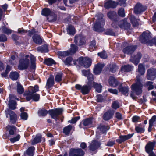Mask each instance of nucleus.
Masks as SVG:
<instances>
[{
	"label": "nucleus",
	"instance_id": "nucleus-50",
	"mask_svg": "<svg viewBox=\"0 0 156 156\" xmlns=\"http://www.w3.org/2000/svg\"><path fill=\"white\" fill-rule=\"evenodd\" d=\"M147 44L150 46L154 45L156 46V37L153 38L150 40L147 41Z\"/></svg>",
	"mask_w": 156,
	"mask_h": 156
},
{
	"label": "nucleus",
	"instance_id": "nucleus-60",
	"mask_svg": "<svg viewBox=\"0 0 156 156\" xmlns=\"http://www.w3.org/2000/svg\"><path fill=\"white\" fill-rule=\"evenodd\" d=\"M20 138L19 135H18L16 137L11 138L10 139V140L12 143H14L16 141H18L19 140Z\"/></svg>",
	"mask_w": 156,
	"mask_h": 156
},
{
	"label": "nucleus",
	"instance_id": "nucleus-23",
	"mask_svg": "<svg viewBox=\"0 0 156 156\" xmlns=\"http://www.w3.org/2000/svg\"><path fill=\"white\" fill-rule=\"evenodd\" d=\"M109 85L114 87H116L117 86L119 85L121 83L114 77H110L109 79Z\"/></svg>",
	"mask_w": 156,
	"mask_h": 156
},
{
	"label": "nucleus",
	"instance_id": "nucleus-49",
	"mask_svg": "<svg viewBox=\"0 0 156 156\" xmlns=\"http://www.w3.org/2000/svg\"><path fill=\"white\" fill-rule=\"evenodd\" d=\"M62 73H58L55 75V80L56 82H60L62 80Z\"/></svg>",
	"mask_w": 156,
	"mask_h": 156
},
{
	"label": "nucleus",
	"instance_id": "nucleus-5",
	"mask_svg": "<svg viewBox=\"0 0 156 156\" xmlns=\"http://www.w3.org/2000/svg\"><path fill=\"white\" fill-rule=\"evenodd\" d=\"M105 24L104 20H97L94 24L93 28L94 30L98 32L104 31L103 26Z\"/></svg>",
	"mask_w": 156,
	"mask_h": 156
},
{
	"label": "nucleus",
	"instance_id": "nucleus-8",
	"mask_svg": "<svg viewBox=\"0 0 156 156\" xmlns=\"http://www.w3.org/2000/svg\"><path fill=\"white\" fill-rule=\"evenodd\" d=\"M109 129V127L108 126L101 125H99L97 128L96 132L97 137L98 138H99L100 134L105 133Z\"/></svg>",
	"mask_w": 156,
	"mask_h": 156
},
{
	"label": "nucleus",
	"instance_id": "nucleus-31",
	"mask_svg": "<svg viewBox=\"0 0 156 156\" xmlns=\"http://www.w3.org/2000/svg\"><path fill=\"white\" fill-rule=\"evenodd\" d=\"M1 31L7 35H9L11 34L12 32V30L11 29H8L5 26H2L0 28Z\"/></svg>",
	"mask_w": 156,
	"mask_h": 156
},
{
	"label": "nucleus",
	"instance_id": "nucleus-56",
	"mask_svg": "<svg viewBox=\"0 0 156 156\" xmlns=\"http://www.w3.org/2000/svg\"><path fill=\"white\" fill-rule=\"evenodd\" d=\"M72 60V58L71 57H68L64 61V62L66 65H72L71 63Z\"/></svg>",
	"mask_w": 156,
	"mask_h": 156
},
{
	"label": "nucleus",
	"instance_id": "nucleus-10",
	"mask_svg": "<svg viewBox=\"0 0 156 156\" xmlns=\"http://www.w3.org/2000/svg\"><path fill=\"white\" fill-rule=\"evenodd\" d=\"M6 114V117L8 118L7 114L10 116V122L12 123H14L16 120V116L15 113L12 111L7 109L5 111Z\"/></svg>",
	"mask_w": 156,
	"mask_h": 156
},
{
	"label": "nucleus",
	"instance_id": "nucleus-45",
	"mask_svg": "<svg viewBox=\"0 0 156 156\" xmlns=\"http://www.w3.org/2000/svg\"><path fill=\"white\" fill-rule=\"evenodd\" d=\"M44 63L49 66H51L53 64L55 63L54 61L51 58H48L45 59Z\"/></svg>",
	"mask_w": 156,
	"mask_h": 156
},
{
	"label": "nucleus",
	"instance_id": "nucleus-57",
	"mask_svg": "<svg viewBox=\"0 0 156 156\" xmlns=\"http://www.w3.org/2000/svg\"><path fill=\"white\" fill-rule=\"evenodd\" d=\"M98 55L99 56L103 59H105L107 57V54L105 53V51H104L98 53Z\"/></svg>",
	"mask_w": 156,
	"mask_h": 156
},
{
	"label": "nucleus",
	"instance_id": "nucleus-36",
	"mask_svg": "<svg viewBox=\"0 0 156 156\" xmlns=\"http://www.w3.org/2000/svg\"><path fill=\"white\" fill-rule=\"evenodd\" d=\"M37 50L38 52H41L42 53L46 52L48 51L47 46L46 45L38 47L37 48Z\"/></svg>",
	"mask_w": 156,
	"mask_h": 156
},
{
	"label": "nucleus",
	"instance_id": "nucleus-33",
	"mask_svg": "<svg viewBox=\"0 0 156 156\" xmlns=\"http://www.w3.org/2000/svg\"><path fill=\"white\" fill-rule=\"evenodd\" d=\"M156 120V115L153 116L151 119L149 120V126L148 128V131L150 132L151 131V128L154 122Z\"/></svg>",
	"mask_w": 156,
	"mask_h": 156
},
{
	"label": "nucleus",
	"instance_id": "nucleus-38",
	"mask_svg": "<svg viewBox=\"0 0 156 156\" xmlns=\"http://www.w3.org/2000/svg\"><path fill=\"white\" fill-rule=\"evenodd\" d=\"M108 68L109 70L112 73L115 72L118 69V67L114 64L109 65Z\"/></svg>",
	"mask_w": 156,
	"mask_h": 156
},
{
	"label": "nucleus",
	"instance_id": "nucleus-37",
	"mask_svg": "<svg viewBox=\"0 0 156 156\" xmlns=\"http://www.w3.org/2000/svg\"><path fill=\"white\" fill-rule=\"evenodd\" d=\"M93 86L97 92L100 93L101 92L102 86L100 84L93 82Z\"/></svg>",
	"mask_w": 156,
	"mask_h": 156
},
{
	"label": "nucleus",
	"instance_id": "nucleus-28",
	"mask_svg": "<svg viewBox=\"0 0 156 156\" xmlns=\"http://www.w3.org/2000/svg\"><path fill=\"white\" fill-rule=\"evenodd\" d=\"M155 144V142H149L147 144V153L152 151Z\"/></svg>",
	"mask_w": 156,
	"mask_h": 156
},
{
	"label": "nucleus",
	"instance_id": "nucleus-35",
	"mask_svg": "<svg viewBox=\"0 0 156 156\" xmlns=\"http://www.w3.org/2000/svg\"><path fill=\"white\" fill-rule=\"evenodd\" d=\"M28 90H29L28 92H30L31 94H34L38 91L39 90V88L38 86L36 85L34 87H28Z\"/></svg>",
	"mask_w": 156,
	"mask_h": 156
},
{
	"label": "nucleus",
	"instance_id": "nucleus-6",
	"mask_svg": "<svg viewBox=\"0 0 156 156\" xmlns=\"http://www.w3.org/2000/svg\"><path fill=\"white\" fill-rule=\"evenodd\" d=\"M74 41L76 45L80 46L85 44V40L84 36L80 34L75 36Z\"/></svg>",
	"mask_w": 156,
	"mask_h": 156
},
{
	"label": "nucleus",
	"instance_id": "nucleus-30",
	"mask_svg": "<svg viewBox=\"0 0 156 156\" xmlns=\"http://www.w3.org/2000/svg\"><path fill=\"white\" fill-rule=\"evenodd\" d=\"M30 58L31 64V67L32 69H35V62L36 61V57L33 55L30 54L29 55L28 58Z\"/></svg>",
	"mask_w": 156,
	"mask_h": 156
},
{
	"label": "nucleus",
	"instance_id": "nucleus-20",
	"mask_svg": "<svg viewBox=\"0 0 156 156\" xmlns=\"http://www.w3.org/2000/svg\"><path fill=\"white\" fill-rule=\"evenodd\" d=\"M117 5V3L116 2L109 0L105 3L104 6L106 9H109L110 8H115Z\"/></svg>",
	"mask_w": 156,
	"mask_h": 156
},
{
	"label": "nucleus",
	"instance_id": "nucleus-29",
	"mask_svg": "<svg viewBox=\"0 0 156 156\" xmlns=\"http://www.w3.org/2000/svg\"><path fill=\"white\" fill-rule=\"evenodd\" d=\"M52 13V12L49 9L47 8L43 9L41 12L42 15L47 16L51 15Z\"/></svg>",
	"mask_w": 156,
	"mask_h": 156
},
{
	"label": "nucleus",
	"instance_id": "nucleus-14",
	"mask_svg": "<svg viewBox=\"0 0 156 156\" xmlns=\"http://www.w3.org/2000/svg\"><path fill=\"white\" fill-rule=\"evenodd\" d=\"M119 26L122 29H127L130 27V24L126 20H121L119 22Z\"/></svg>",
	"mask_w": 156,
	"mask_h": 156
},
{
	"label": "nucleus",
	"instance_id": "nucleus-27",
	"mask_svg": "<svg viewBox=\"0 0 156 156\" xmlns=\"http://www.w3.org/2000/svg\"><path fill=\"white\" fill-rule=\"evenodd\" d=\"M32 38L34 42L36 44H40L42 43V40L39 35L34 34Z\"/></svg>",
	"mask_w": 156,
	"mask_h": 156
},
{
	"label": "nucleus",
	"instance_id": "nucleus-25",
	"mask_svg": "<svg viewBox=\"0 0 156 156\" xmlns=\"http://www.w3.org/2000/svg\"><path fill=\"white\" fill-rule=\"evenodd\" d=\"M114 113V112L113 111H109L106 112L103 115V118L104 120H108L110 119L112 117Z\"/></svg>",
	"mask_w": 156,
	"mask_h": 156
},
{
	"label": "nucleus",
	"instance_id": "nucleus-53",
	"mask_svg": "<svg viewBox=\"0 0 156 156\" xmlns=\"http://www.w3.org/2000/svg\"><path fill=\"white\" fill-rule=\"evenodd\" d=\"M116 15V12L114 11L109 12L107 14L108 16L110 19L115 18Z\"/></svg>",
	"mask_w": 156,
	"mask_h": 156
},
{
	"label": "nucleus",
	"instance_id": "nucleus-19",
	"mask_svg": "<svg viewBox=\"0 0 156 156\" xmlns=\"http://www.w3.org/2000/svg\"><path fill=\"white\" fill-rule=\"evenodd\" d=\"M100 143L96 140L92 142L89 146V149L92 151H94L97 149L100 146Z\"/></svg>",
	"mask_w": 156,
	"mask_h": 156
},
{
	"label": "nucleus",
	"instance_id": "nucleus-21",
	"mask_svg": "<svg viewBox=\"0 0 156 156\" xmlns=\"http://www.w3.org/2000/svg\"><path fill=\"white\" fill-rule=\"evenodd\" d=\"M133 135V134H129L126 135L120 136H119V139L116 140V141L119 143H121L126 140L130 138Z\"/></svg>",
	"mask_w": 156,
	"mask_h": 156
},
{
	"label": "nucleus",
	"instance_id": "nucleus-51",
	"mask_svg": "<svg viewBox=\"0 0 156 156\" xmlns=\"http://www.w3.org/2000/svg\"><path fill=\"white\" fill-rule=\"evenodd\" d=\"M153 82L152 81L147 82V89L148 91L152 90L155 88V86L153 84Z\"/></svg>",
	"mask_w": 156,
	"mask_h": 156
},
{
	"label": "nucleus",
	"instance_id": "nucleus-13",
	"mask_svg": "<svg viewBox=\"0 0 156 156\" xmlns=\"http://www.w3.org/2000/svg\"><path fill=\"white\" fill-rule=\"evenodd\" d=\"M92 83V82L88 81L87 83L88 86L84 85L82 87L81 91L83 94H86L89 92L91 89Z\"/></svg>",
	"mask_w": 156,
	"mask_h": 156
},
{
	"label": "nucleus",
	"instance_id": "nucleus-43",
	"mask_svg": "<svg viewBox=\"0 0 156 156\" xmlns=\"http://www.w3.org/2000/svg\"><path fill=\"white\" fill-rule=\"evenodd\" d=\"M72 129V126L71 125L65 127L63 129V133L66 135H69Z\"/></svg>",
	"mask_w": 156,
	"mask_h": 156
},
{
	"label": "nucleus",
	"instance_id": "nucleus-39",
	"mask_svg": "<svg viewBox=\"0 0 156 156\" xmlns=\"http://www.w3.org/2000/svg\"><path fill=\"white\" fill-rule=\"evenodd\" d=\"M138 71L141 75H143L144 74L145 69L144 66L143 64H139L138 66Z\"/></svg>",
	"mask_w": 156,
	"mask_h": 156
},
{
	"label": "nucleus",
	"instance_id": "nucleus-18",
	"mask_svg": "<svg viewBox=\"0 0 156 156\" xmlns=\"http://www.w3.org/2000/svg\"><path fill=\"white\" fill-rule=\"evenodd\" d=\"M104 65L100 63L98 64L95 66L94 72L96 75L99 74L101 72Z\"/></svg>",
	"mask_w": 156,
	"mask_h": 156
},
{
	"label": "nucleus",
	"instance_id": "nucleus-7",
	"mask_svg": "<svg viewBox=\"0 0 156 156\" xmlns=\"http://www.w3.org/2000/svg\"><path fill=\"white\" fill-rule=\"evenodd\" d=\"M25 94L26 96V98L27 101L32 99L34 101H37L40 98V95L37 94H31L30 92H26Z\"/></svg>",
	"mask_w": 156,
	"mask_h": 156
},
{
	"label": "nucleus",
	"instance_id": "nucleus-61",
	"mask_svg": "<svg viewBox=\"0 0 156 156\" xmlns=\"http://www.w3.org/2000/svg\"><path fill=\"white\" fill-rule=\"evenodd\" d=\"M112 107L114 109H116L119 108V106L117 102L115 101L112 104Z\"/></svg>",
	"mask_w": 156,
	"mask_h": 156
},
{
	"label": "nucleus",
	"instance_id": "nucleus-44",
	"mask_svg": "<svg viewBox=\"0 0 156 156\" xmlns=\"http://www.w3.org/2000/svg\"><path fill=\"white\" fill-rule=\"evenodd\" d=\"M17 93L21 94L23 93L24 91V89L23 86L18 82H17Z\"/></svg>",
	"mask_w": 156,
	"mask_h": 156
},
{
	"label": "nucleus",
	"instance_id": "nucleus-4",
	"mask_svg": "<svg viewBox=\"0 0 156 156\" xmlns=\"http://www.w3.org/2000/svg\"><path fill=\"white\" fill-rule=\"evenodd\" d=\"M76 62H78L79 64L84 67L88 68L90 66L92 60L88 58H83L82 57L79 58L78 60L77 59L73 61V64L75 65H76L77 64Z\"/></svg>",
	"mask_w": 156,
	"mask_h": 156
},
{
	"label": "nucleus",
	"instance_id": "nucleus-62",
	"mask_svg": "<svg viewBox=\"0 0 156 156\" xmlns=\"http://www.w3.org/2000/svg\"><path fill=\"white\" fill-rule=\"evenodd\" d=\"M21 117L22 119L26 120L27 119L28 115L27 113L25 112H22L21 114Z\"/></svg>",
	"mask_w": 156,
	"mask_h": 156
},
{
	"label": "nucleus",
	"instance_id": "nucleus-58",
	"mask_svg": "<svg viewBox=\"0 0 156 156\" xmlns=\"http://www.w3.org/2000/svg\"><path fill=\"white\" fill-rule=\"evenodd\" d=\"M80 119L79 116L73 118L71 120L68 121V122L71 123H75Z\"/></svg>",
	"mask_w": 156,
	"mask_h": 156
},
{
	"label": "nucleus",
	"instance_id": "nucleus-47",
	"mask_svg": "<svg viewBox=\"0 0 156 156\" xmlns=\"http://www.w3.org/2000/svg\"><path fill=\"white\" fill-rule=\"evenodd\" d=\"M6 128L9 130V133L10 135H13L14 133V131L16 130V128L14 126H11L8 125L6 127Z\"/></svg>",
	"mask_w": 156,
	"mask_h": 156
},
{
	"label": "nucleus",
	"instance_id": "nucleus-46",
	"mask_svg": "<svg viewBox=\"0 0 156 156\" xmlns=\"http://www.w3.org/2000/svg\"><path fill=\"white\" fill-rule=\"evenodd\" d=\"M16 101L12 100V101H9V107L10 108L14 110L16 108Z\"/></svg>",
	"mask_w": 156,
	"mask_h": 156
},
{
	"label": "nucleus",
	"instance_id": "nucleus-26",
	"mask_svg": "<svg viewBox=\"0 0 156 156\" xmlns=\"http://www.w3.org/2000/svg\"><path fill=\"white\" fill-rule=\"evenodd\" d=\"M54 76L52 75H51L47 80L46 86L48 88H50L54 85Z\"/></svg>",
	"mask_w": 156,
	"mask_h": 156
},
{
	"label": "nucleus",
	"instance_id": "nucleus-52",
	"mask_svg": "<svg viewBox=\"0 0 156 156\" xmlns=\"http://www.w3.org/2000/svg\"><path fill=\"white\" fill-rule=\"evenodd\" d=\"M83 124L85 126H87L91 124L92 119L91 118H87L83 121Z\"/></svg>",
	"mask_w": 156,
	"mask_h": 156
},
{
	"label": "nucleus",
	"instance_id": "nucleus-1",
	"mask_svg": "<svg viewBox=\"0 0 156 156\" xmlns=\"http://www.w3.org/2000/svg\"><path fill=\"white\" fill-rule=\"evenodd\" d=\"M145 79L143 80L142 77L139 75L137 76L135 83L132 84L131 86L132 91L131 96L133 99L136 98L135 95H139L142 92L143 87L144 85Z\"/></svg>",
	"mask_w": 156,
	"mask_h": 156
},
{
	"label": "nucleus",
	"instance_id": "nucleus-32",
	"mask_svg": "<svg viewBox=\"0 0 156 156\" xmlns=\"http://www.w3.org/2000/svg\"><path fill=\"white\" fill-rule=\"evenodd\" d=\"M139 41L141 43L145 44L146 43V33L143 32L139 37Z\"/></svg>",
	"mask_w": 156,
	"mask_h": 156
},
{
	"label": "nucleus",
	"instance_id": "nucleus-42",
	"mask_svg": "<svg viewBox=\"0 0 156 156\" xmlns=\"http://www.w3.org/2000/svg\"><path fill=\"white\" fill-rule=\"evenodd\" d=\"M78 49V47L76 45L73 44H71V48H70L69 52L70 54L71 55L72 54L75 53Z\"/></svg>",
	"mask_w": 156,
	"mask_h": 156
},
{
	"label": "nucleus",
	"instance_id": "nucleus-12",
	"mask_svg": "<svg viewBox=\"0 0 156 156\" xmlns=\"http://www.w3.org/2000/svg\"><path fill=\"white\" fill-rule=\"evenodd\" d=\"M136 48V46H128L123 49V51L125 54L131 55L134 51Z\"/></svg>",
	"mask_w": 156,
	"mask_h": 156
},
{
	"label": "nucleus",
	"instance_id": "nucleus-59",
	"mask_svg": "<svg viewBox=\"0 0 156 156\" xmlns=\"http://www.w3.org/2000/svg\"><path fill=\"white\" fill-rule=\"evenodd\" d=\"M7 41V37L5 35L3 34H0V42H4Z\"/></svg>",
	"mask_w": 156,
	"mask_h": 156
},
{
	"label": "nucleus",
	"instance_id": "nucleus-22",
	"mask_svg": "<svg viewBox=\"0 0 156 156\" xmlns=\"http://www.w3.org/2000/svg\"><path fill=\"white\" fill-rule=\"evenodd\" d=\"M118 89L119 91L121 92L122 94L125 96H128V93L129 91V89L128 87H123L121 83L119 86Z\"/></svg>",
	"mask_w": 156,
	"mask_h": 156
},
{
	"label": "nucleus",
	"instance_id": "nucleus-55",
	"mask_svg": "<svg viewBox=\"0 0 156 156\" xmlns=\"http://www.w3.org/2000/svg\"><path fill=\"white\" fill-rule=\"evenodd\" d=\"M58 54L60 56L63 57H65L70 55L68 51L63 52L59 51L58 52Z\"/></svg>",
	"mask_w": 156,
	"mask_h": 156
},
{
	"label": "nucleus",
	"instance_id": "nucleus-11",
	"mask_svg": "<svg viewBox=\"0 0 156 156\" xmlns=\"http://www.w3.org/2000/svg\"><path fill=\"white\" fill-rule=\"evenodd\" d=\"M146 9L145 7L140 3H137L134 8V12L136 14H138L144 12Z\"/></svg>",
	"mask_w": 156,
	"mask_h": 156
},
{
	"label": "nucleus",
	"instance_id": "nucleus-64",
	"mask_svg": "<svg viewBox=\"0 0 156 156\" xmlns=\"http://www.w3.org/2000/svg\"><path fill=\"white\" fill-rule=\"evenodd\" d=\"M27 31L23 28H19L18 29V33L20 34H22L27 33Z\"/></svg>",
	"mask_w": 156,
	"mask_h": 156
},
{
	"label": "nucleus",
	"instance_id": "nucleus-9",
	"mask_svg": "<svg viewBox=\"0 0 156 156\" xmlns=\"http://www.w3.org/2000/svg\"><path fill=\"white\" fill-rule=\"evenodd\" d=\"M156 77V72L154 68L149 69L147 72V79L150 80H153Z\"/></svg>",
	"mask_w": 156,
	"mask_h": 156
},
{
	"label": "nucleus",
	"instance_id": "nucleus-17",
	"mask_svg": "<svg viewBox=\"0 0 156 156\" xmlns=\"http://www.w3.org/2000/svg\"><path fill=\"white\" fill-rule=\"evenodd\" d=\"M82 73L84 76L87 77L88 81L91 82L93 81V75L90 73V70H83L82 71Z\"/></svg>",
	"mask_w": 156,
	"mask_h": 156
},
{
	"label": "nucleus",
	"instance_id": "nucleus-2",
	"mask_svg": "<svg viewBox=\"0 0 156 156\" xmlns=\"http://www.w3.org/2000/svg\"><path fill=\"white\" fill-rule=\"evenodd\" d=\"M63 110L62 108H56L49 110L48 112L45 109H41L38 111V114L40 116H45L48 112L51 118L54 119L56 121L58 119V116L62 114Z\"/></svg>",
	"mask_w": 156,
	"mask_h": 156
},
{
	"label": "nucleus",
	"instance_id": "nucleus-40",
	"mask_svg": "<svg viewBox=\"0 0 156 156\" xmlns=\"http://www.w3.org/2000/svg\"><path fill=\"white\" fill-rule=\"evenodd\" d=\"M41 136L40 134H37L36 135L33 141L32 142L31 144L32 145H34L41 141Z\"/></svg>",
	"mask_w": 156,
	"mask_h": 156
},
{
	"label": "nucleus",
	"instance_id": "nucleus-54",
	"mask_svg": "<svg viewBox=\"0 0 156 156\" xmlns=\"http://www.w3.org/2000/svg\"><path fill=\"white\" fill-rule=\"evenodd\" d=\"M118 14L119 15L122 17L125 16V13L124 12V9L123 8H121L119 9L118 12Z\"/></svg>",
	"mask_w": 156,
	"mask_h": 156
},
{
	"label": "nucleus",
	"instance_id": "nucleus-16",
	"mask_svg": "<svg viewBox=\"0 0 156 156\" xmlns=\"http://www.w3.org/2000/svg\"><path fill=\"white\" fill-rule=\"evenodd\" d=\"M84 154V151L81 149H78L74 150L69 154V156H83Z\"/></svg>",
	"mask_w": 156,
	"mask_h": 156
},
{
	"label": "nucleus",
	"instance_id": "nucleus-15",
	"mask_svg": "<svg viewBox=\"0 0 156 156\" xmlns=\"http://www.w3.org/2000/svg\"><path fill=\"white\" fill-rule=\"evenodd\" d=\"M142 55L140 53H138L134 57L132 56L130 59V61L137 65L139 63L140 59L141 58Z\"/></svg>",
	"mask_w": 156,
	"mask_h": 156
},
{
	"label": "nucleus",
	"instance_id": "nucleus-34",
	"mask_svg": "<svg viewBox=\"0 0 156 156\" xmlns=\"http://www.w3.org/2000/svg\"><path fill=\"white\" fill-rule=\"evenodd\" d=\"M67 32L70 35H73L75 33V29L73 26L69 25L67 28Z\"/></svg>",
	"mask_w": 156,
	"mask_h": 156
},
{
	"label": "nucleus",
	"instance_id": "nucleus-3",
	"mask_svg": "<svg viewBox=\"0 0 156 156\" xmlns=\"http://www.w3.org/2000/svg\"><path fill=\"white\" fill-rule=\"evenodd\" d=\"M29 55L21 53L20 55V59L18 68L20 70L27 69L30 65Z\"/></svg>",
	"mask_w": 156,
	"mask_h": 156
},
{
	"label": "nucleus",
	"instance_id": "nucleus-48",
	"mask_svg": "<svg viewBox=\"0 0 156 156\" xmlns=\"http://www.w3.org/2000/svg\"><path fill=\"white\" fill-rule=\"evenodd\" d=\"M34 149V147H31L28 148L26 151V154L29 156H33L34 155L33 151Z\"/></svg>",
	"mask_w": 156,
	"mask_h": 156
},
{
	"label": "nucleus",
	"instance_id": "nucleus-24",
	"mask_svg": "<svg viewBox=\"0 0 156 156\" xmlns=\"http://www.w3.org/2000/svg\"><path fill=\"white\" fill-rule=\"evenodd\" d=\"M133 66L129 64L125 65L122 67L121 71L122 72H128L132 71L133 69Z\"/></svg>",
	"mask_w": 156,
	"mask_h": 156
},
{
	"label": "nucleus",
	"instance_id": "nucleus-41",
	"mask_svg": "<svg viewBox=\"0 0 156 156\" xmlns=\"http://www.w3.org/2000/svg\"><path fill=\"white\" fill-rule=\"evenodd\" d=\"M19 76L18 73L16 72H11L9 75L10 78L13 80H16Z\"/></svg>",
	"mask_w": 156,
	"mask_h": 156
},
{
	"label": "nucleus",
	"instance_id": "nucleus-63",
	"mask_svg": "<svg viewBox=\"0 0 156 156\" xmlns=\"http://www.w3.org/2000/svg\"><path fill=\"white\" fill-rule=\"evenodd\" d=\"M105 33L107 35H115V33L112 31V30L109 29L107 30Z\"/></svg>",
	"mask_w": 156,
	"mask_h": 156
}]
</instances>
